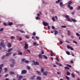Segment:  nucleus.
<instances>
[{"label": "nucleus", "instance_id": "obj_20", "mask_svg": "<svg viewBox=\"0 0 80 80\" xmlns=\"http://www.w3.org/2000/svg\"><path fill=\"white\" fill-rule=\"evenodd\" d=\"M3 66V64H2L0 65V70H2V68Z\"/></svg>", "mask_w": 80, "mask_h": 80}, {"label": "nucleus", "instance_id": "obj_29", "mask_svg": "<svg viewBox=\"0 0 80 80\" xmlns=\"http://www.w3.org/2000/svg\"><path fill=\"white\" fill-rule=\"evenodd\" d=\"M8 25H13V23L12 22H9L8 23Z\"/></svg>", "mask_w": 80, "mask_h": 80}, {"label": "nucleus", "instance_id": "obj_32", "mask_svg": "<svg viewBox=\"0 0 80 80\" xmlns=\"http://www.w3.org/2000/svg\"><path fill=\"white\" fill-rule=\"evenodd\" d=\"M27 68L28 70H30V66H27Z\"/></svg>", "mask_w": 80, "mask_h": 80}, {"label": "nucleus", "instance_id": "obj_54", "mask_svg": "<svg viewBox=\"0 0 80 80\" xmlns=\"http://www.w3.org/2000/svg\"><path fill=\"white\" fill-rule=\"evenodd\" d=\"M73 43H75L76 44H77V42L76 41H73Z\"/></svg>", "mask_w": 80, "mask_h": 80}, {"label": "nucleus", "instance_id": "obj_36", "mask_svg": "<svg viewBox=\"0 0 80 80\" xmlns=\"http://www.w3.org/2000/svg\"><path fill=\"white\" fill-rule=\"evenodd\" d=\"M3 25H4V26H7L8 25V24H7L5 23H3Z\"/></svg>", "mask_w": 80, "mask_h": 80}, {"label": "nucleus", "instance_id": "obj_61", "mask_svg": "<svg viewBox=\"0 0 80 80\" xmlns=\"http://www.w3.org/2000/svg\"><path fill=\"white\" fill-rule=\"evenodd\" d=\"M27 50L28 52H29V53H31L30 52V50H29L28 49H27Z\"/></svg>", "mask_w": 80, "mask_h": 80}, {"label": "nucleus", "instance_id": "obj_48", "mask_svg": "<svg viewBox=\"0 0 80 80\" xmlns=\"http://www.w3.org/2000/svg\"><path fill=\"white\" fill-rule=\"evenodd\" d=\"M67 66H68V67H69V68H71V67H72L71 65L68 64H67Z\"/></svg>", "mask_w": 80, "mask_h": 80}, {"label": "nucleus", "instance_id": "obj_5", "mask_svg": "<svg viewBox=\"0 0 80 80\" xmlns=\"http://www.w3.org/2000/svg\"><path fill=\"white\" fill-rule=\"evenodd\" d=\"M72 1H70L68 2V8H70V5L72 4Z\"/></svg>", "mask_w": 80, "mask_h": 80}, {"label": "nucleus", "instance_id": "obj_34", "mask_svg": "<svg viewBox=\"0 0 80 80\" xmlns=\"http://www.w3.org/2000/svg\"><path fill=\"white\" fill-rule=\"evenodd\" d=\"M77 10H80V6H78L77 8Z\"/></svg>", "mask_w": 80, "mask_h": 80}, {"label": "nucleus", "instance_id": "obj_63", "mask_svg": "<svg viewBox=\"0 0 80 80\" xmlns=\"http://www.w3.org/2000/svg\"><path fill=\"white\" fill-rule=\"evenodd\" d=\"M56 65H59V64L57 62H56Z\"/></svg>", "mask_w": 80, "mask_h": 80}, {"label": "nucleus", "instance_id": "obj_38", "mask_svg": "<svg viewBox=\"0 0 80 80\" xmlns=\"http://www.w3.org/2000/svg\"><path fill=\"white\" fill-rule=\"evenodd\" d=\"M25 62L26 63H29V61L28 60H26L25 61Z\"/></svg>", "mask_w": 80, "mask_h": 80}, {"label": "nucleus", "instance_id": "obj_24", "mask_svg": "<svg viewBox=\"0 0 80 80\" xmlns=\"http://www.w3.org/2000/svg\"><path fill=\"white\" fill-rule=\"evenodd\" d=\"M17 52H18L19 53H18V55H20V50H18L17 51Z\"/></svg>", "mask_w": 80, "mask_h": 80}, {"label": "nucleus", "instance_id": "obj_50", "mask_svg": "<svg viewBox=\"0 0 80 80\" xmlns=\"http://www.w3.org/2000/svg\"><path fill=\"white\" fill-rule=\"evenodd\" d=\"M57 73L58 75H61V73L59 72H57Z\"/></svg>", "mask_w": 80, "mask_h": 80}, {"label": "nucleus", "instance_id": "obj_44", "mask_svg": "<svg viewBox=\"0 0 80 80\" xmlns=\"http://www.w3.org/2000/svg\"><path fill=\"white\" fill-rule=\"evenodd\" d=\"M26 38H28V39L29 38V36H28L27 35H26Z\"/></svg>", "mask_w": 80, "mask_h": 80}, {"label": "nucleus", "instance_id": "obj_1", "mask_svg": "<svg viewBox=\"0 0 80 80\" xmlns=\"http://www.w3.org/2000/svg\"><path fill=\"white\" fill-rule=\"evenodd\" d=\"M0 46L2 47L3 48H5V45L4 44V42H1L0 44Z\"/></svg>", "mask_w": 80, "mask_h": 80}, {"label": "nucleus", "instance_id": "obj_23", "mask_svg": "<svg viewBox=\"0 0 80 80\" xmlns=\"http://www.w3.org/2000/svg\"><path fill=\"white\" fill-rule=\"evenodd\" d=\"M37 72L38 73L39 75H41V72L40 71H37Z\"/></svg>", "mask_w": 80, "mask_h": 80}, {"label": "nucleus", "instance_id": "obj_28", "mask_svg": "<svg viewBox=\"0 0 80 80\" xmlns=\"http://www.w3.org/2000/svg\"><path fill=\"white\" fill-rule=\"evenodd\" d=\"M66 53L67 54H68V55H70V52H69L68 51L66 52Z\"/></svg>", "mask_w": 80, "mask_h": 80}, {"label": "nucleus", "instance_id": "obj_22", "mask_svg": "<svg viewBox=\"0 0 80 80\" xmlns=\"http://www.w3.org/2000/svg\"><path fill=\"white\" fill-rule=\"evenodd\" d=\"M62 0H58V1H56V3H60L61 1H62Z\"/></svg>", "mask_w": 80, "mask_h": 80}, {"label": "nucleus", "instance_id": "obj_17", "mask_svg": "<svg viewBox=\"0 0 80 80\" xmlns=\"http://www.w3.org/2000/svg\"><path fill=\"white\" fill-rule=\"evenodd\" d=\"M13 50V48H11L10 49H9L8 51V52H11V51H12Z\"/></svg>", "mask_w": 80, "mask_h": 80}, {"label": "nucleus", "instance_id": "obj_42", "mask_svg": "<svg viewBox=\"0 0 80 80\" xmlns=\"http://www.w3.org/2000/svg\"><path fill=\"white\" fill-rule=\"evenodd\" d=\"M40 18L38 17H37L36 18V20H40Z\"/></svg>", "mask_w": 80, "mask_h": 80}, {"label": "nucleus", "instance_id": "obj_51", "mask_svg": "<svg viewBox=\"0 0 80 80\" xmlns=\"http://www.w3.org/2000/svg\"><path fill=\"white\" fill-rule=\"evenodd\" d=\"M3 31V28H2L0 29V32H2V31Z\"/></svg>", "mask_w": 80, "mask_h": 80}, {"label": "nucleus", "instance_id": "obj_7", "mask_svg": "<svg viewBox=\"0 0 80 80\" xmlns=\"http://www.w3.org/2000/svg\"><path fill=\"white\" fill-rule=\"evenodd\" d=\"M24 48L25 49H27L28 48V44L27 43H25L24 44Z\"/></svg>", "mask_w": 80, "mask_h": 80}, {"label": "nucleus", "instance_id": "obj_52", "mask_svg": "<svg viewBox=\"0 0 80 80\" xmlns=\"http://www.w3.org/2000/svg\"><path fill=\"white\" fill-rule=\"evenodd\" d=\"M56 60L58 62H59V59H58L57 57L56 58Z\"/></svg>", "mask_w": 80, "mask_h": 80}, {"label": "nucleus", "instance_id": "obj_47", "mask_svg": "<svg viewBox=\"0 0 80 80\" xmlns=\"http://www.w3.org/2000/svg\"><path fill=\"white\" fill-rule=\"evenodd\" d=\"M65 17L66 18H67V19H68V18H69V17L68 16V15H66L65 16Z\"/></svg>", "mask_w": 80, "mask_h": 80}, {"label": "nucleus", "instance_id": "obj_2", "mask_svg": "<svg viewBox=\"0 0 80 80\" xmlns=\"http://www.w3.org/2000/svg\"><path fill=\"white\" fill-rule=\"evenodd\" d=\"M10 62H12V63L13 64H15V60L13 58L10 59L9 60Z\"/></svg>", "mask_w": 80, "mask_h": 80}, {"label": "nucleus", "instance_id": "obj_62", "mask_svg": "<svg viewBox=\"0 0 80 80\" xmlns=\"http://www.w3.org/2000/svg\"><path fill=\"white\" fill-rule=\"evenodd\" d=\"M62 27H63V28H66V26H62Z\"/></svg>", "mask_w": 80, "mask_h": 80}, {"label": "nucleus", "instance_id": "obj_60", "mask_svg": "<svg viewBox=\"0 0 80 80\" xmlns=\"http://www.w3.org/2000/svg\"><path fill=\"white\" fill-rule=\"evenodd\" d=\"M70 49H71V50H73V48H72V47H70Z\"/></svg>", "mask_w": 80, "mask_h": 80}, {"label": "nucleus", "instance_id": "obj_14", "mask_svg": "<svg viewBox=\"0 0 80 80\" xmlns=\"http://www.w3.org/2000/svg\"><path fill=\"white\" fill-rule=\"evenodd\" d=\"M11 53H12V52H8V53H7L6 55V57H8V56H9L10 55V54H11Z\"/></svg>", "mask_w": 80, "mask_h": 80}, {"label": "nucleus", "instance_id": "obj_35", "mask_svg": "<svg viewBox=\"0 0 80 80\" xmlns=\"http://www.w3.org/2000/svg\"><path fill=\"white\" fill-rule=\"evenodd\" d=\"M65 68L66 69H67L68 70L70 69V68L67 66H66V67H65Z\"/></svg>", "mask_w": 80, "mask_h": 80}, {"label": "nucleus", "instance_id": "obj_15", "mask_svg": "<svg viewBox=\"0 0 80 80\" xmlns=\"http://www.w3.org/2000/svg\"><path fill=\"white\" fill-rule=\"evenodd\" d=\"M70 33H71V32L69 30H68V36H70Z\"/></svg>", "mask_w": 80, "mask_h": 80}, {"label": "nucleus", "instance_id": "obj_37", "mask_svg": "<svg viewBox=\"0 0 80 80\" xmlns=\"http://www.w3.org/2000/svg\"><path fill=\"white\" fill-rule=\"evenodd\" d=\"M71 75H72V77H73V78L75 77V75H74V74H73V73H72L71 74Z\"/></svg>", "mask_w": 80, "mask_h": 80}, {"label": "nucleus", "instance_id": "obj_26", "mask_svg": "<svg viewBox=\"0 0 80 80\" xmlns=\"http://www.w3.org/2000/svg\"><path fill=\"white\" fill-rule=\"evenodd\" d=\"M17 38H18V40H20V37L17 36Z\"/></svg>", "mask_w": 80, "mask_h": 80}, {"label": "nucleus", "instance_id": "obj_10", "mask_svg": "<svg viewBox=\"0 0 80 80\" xmlns=\"http://www.w3.org/2000/svg\"><path fill=\"white\" fill-rule=\"evenodd\" d=\"M39 58L40 59H42V55L40 54H39L38 55Z\"/></svg>", "mask_w": 80, "mask_h": 80}, {"label": "nucleus", "instance_id": "obj_25", "mask_svg": "<svg viewBox=\"0 0 80 80\" xmlns=\"http://www.w3.org/2000/svg\"><path fill=\"white\" fill-rule=\"evenodd\" d=\"M5 57H6V56L5 55H3V56L2 58H1L2 60H3V59H4V58H5Z\"/></svg>", "mask_w": 80, "mask_h": 80}, {"label": "nucleus", "instance_id": "obj_49", "mask_svg": "<svg viewBox=\"0 0 80 80\" xmlns=\"http://www.w3.org/2000/svg\"><path fill=\"white\" fill-rule=\"evenodd\" d=\"M59 40L60 43L61 44H63V42L62 41L60 40V39H59Z\"/></svg>", "mask_w": 80, "mask_h": 80}, {"label": "nucleus", "instance_id": "obj_40", "mask_svg": "<svg viewBox=\"0 0 80 80\" xmlns=\"http://www.w3.org/2000/svg\"><path fill=\"white\" fill-rule=\"evenodd\" d=\"M15 38L13 36H12L11 37V39H14V38Z\"/></svg>", "mask_w": 80, "mask_h": 80}, {"label": "nucleus", "instance_id": "obj_31", "mask_svg": "<svg viewBox=\"0 0 80 80\" xmlns=\"http://www.w3.org/2000/svg\"><path fill=\"white\" fill-rule=\"evenodd\" d=\"M68 20V22H72V20H71V19H70L68 18L67 19Z\"/></svg>", "mask_w": 80, "mask_h": 80}, {"label": "nucleus", "instance_id": "obj_18", "mask_svg": "<svg viewBox=\"0 0 80 80\" xmlns=\"http://www.w3.org/2000/svg\"><path fill=\"white\" fill-rule=\"evenodd\" d=\"M10 74H11V75H13L15 74V72H13V71H11V72H9Z\"/></svg>", "mask_w": 80, "mask_h": 80}, {"label": "nucleus", "instance_id": "obj_8", "mask_svg": "<svg viewBox=\"0 0 80 80\" xmlns=\"http://www.w3.org/2000/svg\"><path fill=\"white\" fill-rule=\"evenodd\" d=\"M42 23L44 26H47L48 25V23H46L45 22H43Z\"/></svg>", "mask_w": 80, "mask_h": 80}, {"label": "nucleus", "instance_id": "obj_30", "mask_svg": "<svg viewBox=\"0 0 80 80\" xmlns=\"http://www.w3.org/2000/svg\"><path fill=\"white\" fill-rule=\"evenodd\" d=\"M44 72V69L43 68H42L41 70V72L42 73H43Z\"/></svg>", "mask_w": 80, "mask_h": 80}, {"label": "nucleus", "instance_id": "obj_45", "mask_svg": "<svg viewBox=\"0 0 80 80\" xmlns=\"http://www.w3.org/2000/svg\"><path fill=\"white\" fill-rule=\"evenodd\" d=\"M52 19L53 21H54V22H55V18H54V17L52 18Z\"/></svg>", "mask_w": 80, "mask_h": 80}, {"label": "nucleus", "instance_id": "obj_6", "mask_svg": "<svg viewBox=\"0 0 80 80\" xmlns=\"http://www.w3.org/2000/svg\"><path fill=\"white\" fill-rule=\"evenodd\" d=\"M27 70H23L22 71L21 74H26V73H27Z\"/></svg>", "mask_w": 80, "mask_h": 80}, {"label": "nucleus", "instance_id": "obj_59", "mask_svg": "<svg viewBox=\"0 0 80 80\" xmlns=\"http://www.w3.org/2000/svg\"><path fill=\"white\" fill-rule=\"evenodd\" d=\"M8 76V74H7L5 75V77H7Z\"/></svg>", "mask_w": 80, "mask_h": 80}, {"label": "nucleus", "instance_id": "obj_53", "mask_svg": "<svg viewBox=\"0 0 80 80\" xmlns=\"http://www.w3.org/2000/svg\"><path fill=\"white\" fill-rule=\"evenodd\" d=\"M33 45H34V46H35V45H37V43H36V42H34L33 43Z\"/></svg>", "mask_w": 80, "mask_h": 80}, {"label": "nucleus", "instance_id": "obj_43", "mask_svg": "<svg viewBox=\"0 0 80 80\" xmlns=\"http://www.w3.org/2000/svg\"><path fill=\"white\" fill-rule=\"evenodd\" d=\"M70 75V73L69 72H67V75Z\"/></svg>", "mask_w": 80, "mask_h": 80}, {"label": "nucleus", "instance_id": "obj_56", "mask_svg": "<svg viewBox=\"0 0 80 80\" xmlns=\"http://www.w3.org/2000/svg\"><path fill=\"white\" fill-rule=\"evenodd\" d=\"M32 35H33L34 36H35V35H36V33H35V32H34L33 33Z\"/></svg>", "mask_w": 80, "mask_h": 80}, {"label": "nucleus", "instance_id": "obj_12", "mask_svg": "<svg viewBox=\"0 0 80 80\" xmlns=\"http://www.w3.org/2000/svg\"><path fill=\"white\" fill-rule=\"evenodd\" d=\"M8 48H10L12 47V44L10 43H8Z\"/></svg>", "mask_w": 80, "mask_h": 80}, {"label": "nucleus", "instance_id": "obj_58", "mask_svg": "<svg viewBox=\"0 0 80 80\" xmlns=\"http://www.w3.org/2000/svg\"><path fill=\"white\" fill-rule=\"evenodd\" d=\"M48 30H50V27L49 26H48Z\"/></svg>", "mask_w": 80, "mask_h": 80}, {"label": "nucleus", "instance_id": "obj_33", "mask_svg": "<svg viewBox=\"0 0 80 80\" xmlns=\"http://www.w3.org/2000/svg\"><path fill=\"white\" fill-rule=\"evenodd\" d=\"M43 58H45L46 59H47V58H48L47 57V56H46L45 55H43Z\"/></svg>", "mask_w": 80, "mask_h": 80}, {"label": "nucleus", "instance_id": "obj_27", "mask_svg": "<svg viewBox=\"0 0 80 80\" xmlns=\"http://www.w3.org/2000/svg\"><path fill=\"white\" fill-rule=\"evenodd\" d=\"M10 67H12V68H13V67H14V65L13 64H11L10 65Z\"/></svg>", "mask_w": 80, "mask_h": 80}, {"label": "nucleus", "instance_id": "obj_16", "mask_svg": "<svg viewBox=\"0 0 80 80\" xmlns=\"http://www.w3.org/2000/svg\"><path fill=\"white\" fill-rule=\"evenodd\" d=\"M4 70L5 73H7V71H8V69L7 68H4Z\"/></svg>", "mask_w": 80, "mask_h": 80}, {"label": "nucleus", "instance_id": "obj_11", "mask_svg": "<svg viewBox=\"0 0 80 80\" xmlns=\"http://www.w3.org/2000/svg\"><path fill=\"white\" fill-rule=\"evenodd\" d=\"M36 77V76L35 75H34L33 76L31 77V80H34V79H35V78Z\"/></svg>", "mask_w": 80, "mask_h": 80}, {"label": "nucleus", "instance_id": "obj_57", "mask_svg": "<svg viewBox=\"0 0 80 80\" xmlns=\"http://www.w3.org/2000/svg\"><path fill=\"white\" fill-rule=\"evenodd\" d=\"M73 8L72 7H70V10H73Z\"/></svg>", "mask_w": 80, "mask_h": 80}, {"label": "nucleus", "instance_id": "obj_19", "mask_svg": "<svg viewBox=\"0 0 80 80\" xmlns=\"http://www.w3.org/2000/svg\"><path fill=\"white\" fill-rule=\"evenodd\" d=\"M37 79L38 80H41V78H40V77H39V76H38L37 77Z\"/></svg>", "mask_w": 80, "mask_h": 80}, {"label": "nucleus", "instance_id": "obj_21", "mask_svg": "<svg viewBox=\"0 0 80 80\" xmlns=\"http://www.w3.org/2000/svg\"><path fill=\"white\" fill-rule=\"evenodd\" d=\"M71 20L72 22H77V20H76L75 19L71 18Z\"/></svg>", "mask_w": 80, "mask_h": 80}, {"label": "nucleus", "instance_id": "obj_4", "mask_svg": "<svg viewBox=\"0 0 80 80\" xmlns=\"http://www.w3.org/2000/svg\"><path fill=\"white\" fill-rule=\"evenodd\" d=\"M59 5L60 7H61V8L64 7H65L64 6V4H63V2H60Z\"/></svg>", "mask_w": 80, "mask_h": 80}, {"label": "nucleus", "instance_id": "obj_39", "mask_svg": "<svg viewBox=\"0 0 80 80\" xmlns=\"http://www.w3.org/2000/svg\"><path fill=\"white\" fill-rule=\"evenodd\" d=\"M76 35L78 36V37H80V34H79V33H76Z\"/></svg>", "mask_w": 80, "mask_h": 80}, {"label": "nucleus", "instance_id": "obj_41", "mask_svg": "<svg viewBox=\"0 0 80 80\" xmlns=\"http://www.w3.org/2000/svg\"><path fill=\"white\" fill-rule=\"evenodd\" d=\"M20 32L21 33H25V32L23 31H22V30H20Z\"/></svg>", "mask_w": 80, "mask_h": 80}, {"label": "nucleus", "instance_id": "obj_46", "mask_svg": "<svg viewBox=\"0 0 80 80\" xmlns=\"http://www.w3.org/2000/svg\"><path fill=\"white\" fill-rule=\"evenodd\" d=\"M66 79H67V80H70V79H69V77H68L66 76Z\"/></svg>", "mask_w": 80, "mask_h": 80}, {"label": "nucleus", "instance_id": "obj_55", "mask_svg": "<svg viewBox=\"0 0 80 80\" xmlns=\"http://www.w3.org/2000/svg\"><path fill=\"white\" fill-rule=\"evenodd\" d=\"M17 55V54L16 53H14L13 54V56H16V55Z\"/></svg>", "mask_w": 80, "mask_h": 80}, {"label": "nucleus", "instance_id": "obj_64", "mask_svg": "<svg viewBox=\"0 0 80 80\" xmlns=\"http://www.w3.org/2000/svg\"><path fill=\"white\" fill-rule=\"evenodd\" d=\"M52 29H55V27L53 26H52Z\"/></svg>", "mask_w": 80, "mask_h": 80}, {"label": "nucleus", "instance_id": "obj_9", "mask_svg": "<svg viewBox=\"0 0 80 80\" xmlns=\"http://www.w3.org/2000/svg\"><path fill=\"white\" fill-rule=\"evenodd\" d=\"M47 74H48V72L47 71H45L43 72V75H45V76H47Z\"/></svg>", "mask_w": 80, "mask_h": 80}, {"label": "nucleus", "instance_id": "obj_3", "mask_svg": "<svg viewBox=\"0 0 80 80\" xmlns=\"http://www.w3.org/2000/svg\"><path fill=\"white\" fill-rule=\"evenodd\" d=\"M33 62L34 65H39V62L38 61H33Z\"/></svg>", "mask_w": 80, "mask_h": 80}, {"label": "nucleus", "instance_id": "obj_13", "mask_svg": "<svg viewBox=\"0 0 80 80\" xmlns=\"http://www.w3.org/2000/svg\"><path fill=\"white\" fill-rule=\"evenodd\" d=\"M58 31H57V30H55L54 31L55 35H57V34H58Z\"/></svg>", "mask_w": 80, "mask_h": 80}]
</instances>
